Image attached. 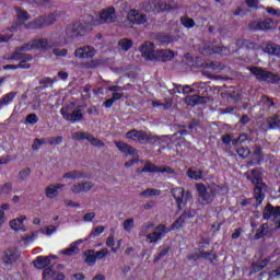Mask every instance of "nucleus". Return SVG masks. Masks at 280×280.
Returning <instances> with one entry per match:
<instances>
[{
    "label": "nucleus",
    "mask_w": 280,
    "mask_h": 280,
    "mask_svg": "<svg viewBox=\"0 0 280 280\" xmlns=\"http://www.w3.org/2000/svg\"><path fill=\"white\" fill-rule=\"evenodd\" d=\"M235 45L238 49H252L253 51H259V49H262L265 54L280 58V45L272 42H267L264 47H261V45L248 39H236Z\"/></svg>",
    "instance_id": "1"
},
{
    "label": "nucleus",
    "mask_w": 280,
    "mask_h": 280,
    "mask_svg": "<svg viewBox=\"0 0 280 280\" xmlns=\"http://www.w3.org/2000/svg\"><path fill=\"white\" fill-rule=\"evenodd\" d=\"M90 22H74L66 27V38L71 40H78L82 38L88 32H91L93 25H97L98 21L92 15H89Z\"/></svg>",
    "instance_id": "2"
},
{
    "label": "nucleus",
    "mask_w": 280,
    "mask_h": 280,
    "mask_svg": "<svg viewBox=\"0 0 280 280\" xmlns=\"http://www.w3.org/2000/svg\"><path fill=\"white\" fill-rule=\"evenodd\" d=\"M195 187L197 189L201 207L213 205V200H215L218 191L222 189V186L215 185L214 187L210 188V191H208L207 186L202 183L195 184Z\"/></svg>",
    "instance_id": "3"
},
{
    "label": "nucleus",
    "mask_w": 280,
    "mask_h": 280,
    "mask_svg": "<svg viewBox=\"0 0 280 280\" xmlns=\"http://www.w3.org/2000/svg\"><path fill=\"white\" fill-rule=\"evenodd\" d=\"M248 71H250L252 75L256 78L258 82H265V84H279L280 83V77L272 72L265 70L261 67H249Z\"/></svg>",
    "instance_id": "4"
},
{
    "label": "nucleus",
    "mask_w": 280,
    "mask_h": 280,
    "mask_svg": "<svg viewBox=\"0 0 280 280\" xmlns=\"http://www.w3.org/2000/svg\"><path fill=\"white\" fill-rule=\"evenodd\" d=\"M171 194L176 202L178 211H183V209L187 207V202H191V200H194L191 191H185V188L183 187L172 188Z\"/></svg>",
    "instance_id": "5"
},
{
    "label": "nucleus",
    "mask_w": 280,
    "mask_h": 280,
    "mask_svg": "<svg viewBox=\"0 0 280 280\" xmlns=\"http://www.w3.org/2000/svg\"><path fill=\"white\" fill-rule=\"evenodd\" d=\"M127 139L131 141H136L137 143H156V141H161V138L158 136H152L143 130L131 129L126 133Z\"/></svg>",
    "instance_id": "6"
},
{
    "label": "nucleus",
    "mask_w": 280,
    "mask_h": 280,
    "mask_svg": "<svg viewBox=\"0 0 280 280\" xmlns=\"http://www.w3.org/2000/svg\"><path fill=\"white\" fill-rule=\"evenodd\" d=\"M56 23V13L48 15H40L32 22L25 24V30H43V27H49Z\"/></svg>",
    "instance_id": "7"
},
{
    "label": "nucleus",
    "mask_w": 280,
    "mask_h": 280,
    "mask_svg": "<svg viewBox=\"0 0 280 280\" xmlns=\"http://www.w3.org/2000/svg\"><path fill=\"white\" fill-rule=\"evenodd\" d=\"M273 218V222L277 225L276 229H280V206H272L267 203L262 211V220H270Z\"/></svg>",
    "instance_id": "8"
},
{
    "label": "nucleus",
    "mask_w": 280,
    "mask_h": 280,
    "mask_svg": "<svg viewBox=\"0 0 280 280\" xmlns=\"http://www.w3.org/2000/svg\"><path fill=\"white\" fill-rule=\"evenodd\" d=\"M138 174H175L174 168L171 166L159 167L153 163H145L142 170H137Z\"/></svg>",
    "instance_id": "9"
},
{
    "label": "nucleus",
    "mask_w": 280,
    "mask_h": 280,
    "mask_svg": "<svg viewBox=\"0 0 280 280\" xmlns=\"http://www.w3.org/2000/svg\"><path fill=\"white\" fill-rule=\"evenodd\" d=\"M60 115L63 117L66 121L70 124H78V121L84 120V113H82V107L77 106L72 114L69 113L65 107L60 109Z\"/></svg>",
    "instance_id": "10"
},
{
    "label": "nucleus",
    "mask_w": 280,
    "mask_h": 280,
    "mask_svg": "<svg viewBox=\"0 0 280 280\" xmlns=\"http://www.w3.org/2000/svg\"><path fill=\"white\" fill-rule=\"evenodd\" d=\"M1 259L4 266H14L21 259V250L9 247L2 253Z\"/></svg>",
    "instance_id": "11"
},
{
    "label": "nucleus",
    "mask_w": 280,
    "mask_h": 280,
    "mask_svg": "<svg viewBox=\"0 0 280 280\" xmlns=\"http://www.w3.org/2000/svg\"><path fill=\"white\" fill-rule=\"evenodd\" d=\"M249 30H253L254 32H268V30H275V21L271 18H267L262 21L250 22Z\"/></svg>",
    "instance_id": "12"
},
{
    "label": "nucleus",
    "mask_w": 280,
    "mask_h": 280,
    "mask_svg": "<svg viewBox=\"0 0 280 280\" xmlns=\"http://www.w3.org/2000/svg\"><path fill=\"white\" fill-rule=\"evenodd\" d=\"M117 22V11L115 7H108L103 9L100 13V23L110 25V23Z\"/></svg>",
    "instance_id": "13"
},
{
    "label": "nucleus",
    "mask_w": 280,
    "mask_h": 280,
    "mask_svg": "<svg viewBox=\"0 0 280 280\" xmlns=\"http://www.w3.org/2000/svg\"><path fill=\"white\" fill-rule=\"evenodd\" d=\"M72 139H74L75 141H84V139H86V141H89L91 143V145H94L95 148H104V142L84 131H78L74 132L72 136Z\"/></svg>",
    "instance_id": "14"
},
{
    "label": "nucleus",
    "mask_w": 280,
    "mask_h": 280,
    "mask_svg": "<svg viewBox=\"0 0 280 280\" xmlns=\"http://www.w3.org/2000/svg\"><path fill=\"white\" fill-rule=\"evenodd\" d=\"M167 233V226L165 224H159L155 226V231L153 233L147 234V240H149V244H156L159 240H163L165 234Z\"/></svg>",
    "instance_id": "15"
},
{
    "label": "nucleus",
    "mask_w": 280,
    "mask_h": 280,
    "mask_svg": "<svg viewBox=\"0 0 280 280\" xmlns=\"http://www.w3.org/2000/svg\"><path fill=\"white\" fill-rule=\"evenodd\" d=\"M176 56L172 49H158L153 57V62H170Z\"/></svg>",
    "instance_id": "16"
},
{
    "label": "nucleus",
    "mask_w": 280,
    "mask_h": 280,
    "mask_svg": "<svg viewBox=\"0 0 280 280\" xmlns=\"http://www.w3.org/2000/svg\"><path fill=\"white\" fill-rule=\"evenodd\" d=\"M140 52L142 55V58H144V60H149L150 62H153L154 56L156 54V50H154V43L144 42L140 47Z\"/></svg>",
    "instance_id": "17"
},
{
    "label": "nucleus",
    "mask_w": 280,
    "mask_h": 280,
    "mask_svg": "<svg viewBox=\"0 0 280 280\" xmlns=\"http://www.w3.org/2000/svg\"><path fill=\"white\" fill-rule=\"evenodd\" d=\"M95 48L92 46H83L79 47L74 50L75 58H80L81 60H89L95 57Z\"/></svg>",
    "instance_id": "18"
},
{
    "label": "nucleus",
    "mask_w": 280,
    "mask_h": 280,
    "mask_svg": "<svg viewBox=\"0 0 280 280\" xmlns=\"http://www.w3.org/2000/svg\"><path fill=\"white\" fill-rule=\"evenodd\" d=\"M127 19L130 23H133V25H144V23H148V15L139 13L137 9L131 10Z\"/></svg>",
    "instance_id": "19"
},
{
    "label": "nucleus",
    "mask_w": 280,
    "mask_h": 280,
    "mask_svg": "<svg viewBox=\"0 0 280 280\" xmlns=\"http://www.w3.org/2000/svg\"><path fill=\"white\" fill-rule=\"evenodd\" d=\"M264 163V148L256 145L253 152V159L247 162V167L261 165Z\"/></svg>",
    "instance_id": "20"
},
{
    "label": "nucleus",
    "mask_w": 280,
    "mask_h": 280,
    "mask_svg": "<svg viewBox=\"0 0 280 280\" xmlns=\"http://www.w3.org/2000/svg\"><path fill=\"white\" fill-rule=\"evenodd\" d=\"M245 177L247 180L252 182V185H264V178L261 177V172L259 168H254L252 171L245 172Z\"/></svg>",
    "instance_id": "21"
},
{
    "label": "nucleus",
    "mask_w": 280,
    "mask_h": 280,
    "mask_svg": "<svg viewBox=\"0 0 280 280\" xmlns=\"http://www.w3.org/2000/svg\"><path fill=\"white\" fill-rule=\"evenodd\" d=\"M153 40L160 45V47H167V45H171V43H174L176 40V37L172 35H166L164 33H155L153 35Z\"/></svg>",
    "instance_id": "22"
},
{
    "label": "nucleus",
    "mask_w": 280,
    "mask_h": 280,
    "mask_svg": "<svg viewBox=\"0 0 280 280\" xmlns=\"http://www.w3.org/2000/svg\"><path fill=\"white\" fill-rule=\"evenodd\" d=\"M254 198L259 207L266 200V184H258L254 187Z\"/></svg>",
    "instance_id": "23"
},
{
    "label": "nucleus",
    "mask_w": 280,
    "mask_h": 280,
    "mask_svg": "<svg viewBox=\"0 0 280 280\" xmlns=\"http://www.w3.org/2000/svg\"><path fill=\"white\" fill-rule=\"evenodd\" d=\"M115 145L119 150V152H122V154H126V156L137 155V149L128 143H125L122 141H115Z\"/></svg>",
    "instance_id": "24"
},
{
    "label": "nucleus",
    "mask_w": 280,
    "mask_h": 280,
    "mask_svg": "<svg viewBox=\"0 0 280 280\" xmlns=\"http://www.w3.org/2000/svg\"><path fill=\"white\" fill-rule=\"evenodd\" d=\"M51 265V259L46 256H37L35 260H33V266L37 270H45L48 266Z\"/></svg>",
    "instance_id": "25"
},
{
    "label": "nucleus",
    "mask_w": 280,
    "mask_h": 280,
    "mask_svg": "<svg viewBox=\"0 0 280 280\" xmlns=\"http://www.w3.org/2000/svg\"><path fill=\"white\" fill-rule=\"evenodd\" d=\"M25 220H27V217L25 215L13 219L9 222V226H11L13 231H27L25 225H23V222H25Z\"/></svg>",
    "instance_id": "26"
},
{
    "label": "nucleus",
    "mask_w": 280,
    "mask_h": 280,
    "mask_svg": "<svg viewBox=\"0 0 280 280\" xmlns=\"http://www.w3.org/2000/svg\"><path fill=\"white\" fill-rule=\"evenodd\" d=\"M16 11V19H18V23H20V25H24L25 27V23H27V21H30V13L21 8H15Z\"/></svg>",
    "instance_id": "27"
},
{
    "label": "nucleus",
    "mask_w": 280,
    "mask_h": 280,
    "mask_svg": "<svg viewBox=\"0 0 280 280\" xmlns=\"http://www.w3.org/2000/svg\"><path fill=\"white\" fill-rule=\"evenodd\" d=\"M197 259H206L207 261H210V264H213L218 259V255H215L212 252H205V249H199V255L197 256Z\"/></svg>",
    "instance_id": "28"
},
{
    "label": "nucleus",
    "mask_w": 280,
    "mask_h": 280,
    "mask_svg": "<svg viewBox=\"0 0 280 280\" xmlns=\"http://www.w3.org/2000/svg\"><path fill=\"white\" fill-rule=\"evenodd\" d=\"M62 187H65L63 184H56L46 187V197L49 198L50 200L56 198L58 196V189H62Z\"/></svg>",
    "instance_id": "29"
},
{
    "label": "nucleus",
    "mask_w": 280,
    "mask_h": 280,
    "mask_svg": "<svg viewBox=\"0 0 280 280\" xmlns=\"http://www.w3.org/2000/svg\"><path fill=\"white\" fill-rule=\"evenodd\" d=\"M83 255L85 257L84 261L88 264V266H95L97 261V256H95V249H86L83 252Z\"/></svg>",
    "instance_id": "30"
},
{
    "label": "nucleus",
    "mask_w": 280,
    "mask_h": 280,
    "mask_svg": "<svg viewBox=\"0 0 280 280\" xmlns=\"http://www.w3.org/2000/svg\"><path fill=\"white\" fill-rule=\"evenodd\" d=\"M269 261L270 260L268 258H265L260 260V262H253L250 266L252 268L250 275H257V272H261V270L265 269L266 266H268Z\"/></svg>",
    "instance_id": "31"
},
{
    "label": "nucleus",
    "mask_w": 280,
    "mask_h": 280,
    "mask_svg": "<svg viewBox=\"0 0 280 280\" xmlns=\"http://www.w3.org/2000/svg\"><path fill=\"white\" fill-rule=\"evenodd\" d=\"M33 45L35 49H49V40L47 38L33 39Z\"/></svg>",
    "instance_id": "32"
},
{
    "label": "nucleus",
    "mask_w": 280,
    "mask_h": 280,
    "mask_svg": "<svg viewBox=\"0 0 280 280\" xmlns=\"http://www.w3.org/2000/svg\"><path fill=\"white\" fill-rule=\"evenodd\" d=\"M183 226H185V219L180 215L174 221L171 228H166V231L167 233H170L171 231H180Z\"/></svg>",
    "instance_id": "33"
},
{
    "label": "nucleus",
    "mask_w": 280,
    "mask_h": 280,
    "mask_svg": "<svg viewBox=\"0 0 280 280\" xmlns=\"http://www.w3.org/2000/svg\"><path fill=\"white\" fill-rule=\"evenodd\" d=\"M80 253V248L75 243L70 244L69 248H66L60 252V255H66L67 257H73V255H78Z\"/></svg>",
    "instance_id": "34"
},
{
    "label": "nucleus",
    "mask_w": 280,
    "mask_h": 280,
    "mask_svg": "<svg viewBox=\"0 0 280 280\" xmlns=\"http://www.w3.org/2000/svg\"><path fill=\"white\" fill-rule=\"evenodd\" d=\"M132 45H135V42L130 38H122L118 42V47H120L122 51H130Z\"/></svg>",
    "instance_id": "35"
},
{
    "label": "nucleus",
    "mask_w": 280,
    "mask_h": 280,
    "mask_svg": "<svg viewBox=\"0 0 280 280\" xmlns=\"http://www.w3.org/2000/svg\"><path fill=\"white\" fill-rule=\"evenodd\" d=\"M267 125L269 130H277V128H279L280 125L279 115L270 116L268 118Z\"/></svg>",
    "instance_id": "36"
},
{
    "label": "nucleus",
    "mask_w": 280,
    "mask_h": 280,
    "mask_svg": "<svg viewBox=\"0 0 280 280\" xmlns=\"http://www.w3.org/2000/svg\"><path fill=\"white\" fill-rule=\"evenodd\" d=\"M105 231L106 226L98 225L91 231L86 240H95V237H100V235H102V233H104Z\"/></svg>",
    "instance_id": "37"
},
{
    "label": "nucleus",
    "mask_w": 280,
    "mask_h": 280,
    "mask_svg": "<svg viewBox=\"0 0 280 280\" xmlns=\"http://www.w3.org/2000/svg\"><path fill=\"white\" fill-rule=\"evenodd\" d=\"M187 106H198V104H200V102H202V96L200 95H190L187 96L185 100Z\"/></svg>",
    "instance_id": "38"
},
{
    "label": "nucleus",
    "mask_w": 280,
    "mask_h": 280,
    "mask_svg": "<svg viewBox=\"0 0 280 280\" xmlns=\"http://www.w3.org/2000/svg\"><path fill=\"white\" fill-rule=\"evenodd\" d=\"M202 174H203L202 170L195 171V170L189 168L187 171V176H188V178H191V180H201Z\"/></svg>",
    "instance_id": "39"
},
{
    "label": "nucleus",
    "mask_w": 280,
    "mask_h": 280,
    "mask_svg": "<svg viewBox=\"0 0 280 280\" xmlns=\"http://www.w3.org/2000/svg\"><path fill=\"white\" fill-rule=\"evenodd\" d=\"M180 24L184 27H186V30H191V28L196 27V21H194V19L187 18V16L180 18Z\"/></svg>",
    "instance_id": "40"
},
{
    "label": "nucleus",
    "mask_w": 280,
    "mask_h": 280,
    "mask_svg": "<svg viewBox=\"0 0 280 280\" xmlns=\"http://www.w3.org/2000/svg\"><path fill=\"white\" fill-rule=\"evenodd\" d=\"M63 178H70L75 180V178H86V174L79 172V171H71L63 175Z\"/></svg>",
    "instance_id": "41"
},
{
    "label": "nucleus",
    "mask_w": 280,
    "mask_h": 280,
    "mask_svg": "<svg viewBox=\"0 0 280 280\" xmlns=\"http://www.w3.org/2000/svg\"><path fill=\"white\" fill-rule=\"evenodd\" d=\"M16 97V92H9L0 98V104L2 106H8V104L12 103V101Z\"/></svg>",
    "instance_id": "42"
},
{
    "label": "nucleus",
    "mask_w": 280,
    "mask_h": 280,
    "mask_svg": "<svg viewBox=\"0 0 280 280\" xmlns=\"http://www.w3.org/2000/svg\"><path fill=\"white\" fill-rule=\"evenodd\" d=\"M268 233V223H262L260 229L257 230L256 234L254 235V240H261V237H266Z\"/></svg>",
    "instance_id": "43"
},
{
    "label": "nucleus",
    "mask_w": 280,
    "mask_h": 280,
    "mask_svg": "<svg viewBox=\"0 0 280 280\" xmlns=\"http://www.w3.org/2000/svg\"><path fill=\"white\" fill-rule=\"evenodd\" d=\"M142 198H152V196H161V190L154 188H148L140 192Z\"/></svg>",
    "instance_id": "44"
},
{
    "label": "nucleus",
    "mask_w": 280,
    "mask_h": 280,
    "mask_svg": "<svg viewBox=\"0 0 280 280\" xmlns=\"http://www.w3.org/2000/svg\"><path fill=\"white\" fill-rule=\"evenodd\" d=\"M173 86L174 89H176V93H183L184 95H187L189 93H194V89H191V86L189 85H184V86H180L176 83H173Z\"/></svg>",
    "instance_id": "45"
},
{
    "label": "nucleus",
    "mask_w": 280,
    "mask_h": 280,
    "mask_svg": "<svg viewBox=\"0 0 280 280\" xmlns=\"http://www.w3.org/2000/svg\"><path fill=\"white\" fill-rule=\"evenodd\" d=\"M206 69H210L211 71H222L224 67L219 61H208L206 62Z\"/></svg>",
    "instance_id": "46"
},
{
    "label": "nucleus",
    "mask_w": 280,
    "mask_h": 280,
    "mask_svg": "<svg viewBox=\"0 0 280 280\" xmlns=\"http://www.w3.org/2000/svg\"><path fill=\"white\" fill-rule=\"evenodd\" d=\"M236 153L241 159H248L250 156V149L248 147H240L236 149Z\"/></svg>",
    "instance_id": "47"
},
{
    "label": "nucleus",
    "mask_w": 280,
    "mask_h": 280,
    "mask_svg": "<svg viewBox=\"0 0 280 280\" xmlns=\"http://www.w3.org/2000/svg\"><path fill=\"white\" fill-rule=\"evenodd\" d=\"M208 54H220L221 56H229V54H231V50L229 49V47L219 46L215 47V49L209 51Z\"/></svg>",
    "instance_id": "48"
},
{
    "label": "nucleus",
    "mask_w": 280,
    "mask_h": 280,
    "mask_svg": "<svg viewBox=\"0 0 280 280\" xmlns=\"http://www.w3.org/2000/svg\"><path fill=\"white\" fill-rule=\"evenodd\" d=\"M12 183L8 182L5 184L0 185V196L3 194L4 196H8L9 194H12Z\"/></svg>",
    "instance_id": "49"
},
{
    "label": "nucleus",
    "mask_w": 280,
    "mask_h": 280,
    "mask_svg": "<svg viewBox=\"0 0 280 280\" xmlns=\"http://www.w3.org/2000/svg\"><path fill=\"white\" fill-rule=\"evenodd\" d=\"M51 277H56V271L54 270V267L44 268L43 279L49 280V279H51Z\"/></svg>",
    "instance_id": "50"
},
{
    "label": "nucleus",
    "mask_w": 280,
    "mask_h": 280,
    "mask_svg": "<svg viewBox=\"0 0 280 280\" xmlns=\"http://www.w3.org/2000/svg\"><path fill=\"white\" fill-rule=\"evenodd\" d=\"M25 124H28L30 126H36V124H38V115L34 113L28 114L25 118Z\"/></svg>",
    "instance_id": "51"
},
{
    "label": "nucleus",
    "mask_w": 280,
    "mask_h": 280,
    "mask_svg": "<svg viewBox=\"0 0 280 280\" xmlns=\"http://www.w3.org/2000/svg\"><path fill=\"white\" fill-rule=\"evenodd\" d=\"M54 82H58V78L55 77L54 79H51L49 77H46L39 81V84H42L43 86H45L47 89V88L51 86L54 84Z\"/></svg>",
    "instance_id": "52"
},
{
    "label": "nucleus",
    "mask_w": 280,
    "mask_h": 280,
    "mask_svg": "<svg viewBox=\"0 0 280 280\" xmlns=\"http://www.w3.org/2000/svg\"><path fill=\"white\" fill-rule=\"evenodd\" d=\"M32 174V170L30 167H26L19 173L20 180H26Z\"/></svg>",
    "instance_id": "53"
},
{
    "label": "nucleus",
    "mask_w": 280,
    "mask_h": 280,
    "mask_svg": "<svg viewBox=\"0 0 280 280\" xmlns=\"http://www.w3.org/2000/svg\"><path fill=\"white\" fill-rule=\"evenodd\" d=\"M106 246H108V248H112V253H117V248H115V236L113 234H110L107 240H106Z\"/></svg>",
    "instance_id": "54"
},
{
    "label": "nucleus",
    "mask_w": 280,
    "mask_h": 280,
    "mask_svg": "<svg viewBox=\"0 0 280 280\" xmlns=\"http://www.w3.org/2000/svg\"><path fill=\"white\" fill-rule=\"evenodd\" d=\"M34 48V40L26 43L18 48V51H32Z\"/></svg>",
    "instance_id": "55"
},
{
    "label": "nucleus",
    "mask_w": 280,
    "mask_h": 280,
    "mask_svg": "<svg viewBox=\"0 0 280 280\" xmlns=\"http://www.w3.org/2000/svg\"><path fill=\"white\" fill-rule=\"evenodd\" d=\"M125 231H132V226H135V219L130 218V219H127L124 221V224H122Z\"/></svg>",
    "instance_id": "56"
},
{
    "label": "nucleus",
    "mask_w": 280,
    "mask_h": 280,
    "mask_svg": "<svg viewBox=\"0 0 280 280\" xmlns=\"http://www.w3.org/2000/svg\"><path fill=\"white\" fill-rule=\"evenodd\" d=\"M46 141L45 138L38 139L36 138L32 144L33 150H38L40 145H45Z\"/></svg>",
    "instance_id": "57"
},
{
    "label": "nucleus",
    "mask_w": 280,
    "mask_h": 280,
    "mask_svg": "<svg viewBox=\"0 0 280 280\" xmlns=\"http://www.w3.org/2000/svg\"><path fill=\"white\" fill-rule=\"evenodd\" d=\"M49 141V145H60V143H62V137L61 136H58V137H50L48 138Z\"/></svg>",
    "instance_id": "58"
},
{
    "label": "nucleus",
    "mask_w": 280,
    "mask_h": 280,
    "mask_svg": "<svg viewBox=\"0 0 280 280\" xmlns=\"http://www.w3.org/2000/svg\"><path fill=\"white\" fill-rule=\"evenodd\" d=\"M94 185L95 184H93V182L81 183L83 194H86V191H91L93 189Z\"/></svg>",
    "instance_id": "59"
},
{
    "label": "nucleus",
    "mask_w": 280,
    "mask_h": 280,
    "mask_svg": "<svg viewBox=\"0 0 280 280\" xmlns=\"http://www.w3.org/2000/svg\"><path fill=\"white\" fill-rule=\"evenodd\" d=\"M266 12L268 14H270L271 16H277L278 19H280V9H275L272 7H267Z\"/></svg>",
    "instance_id": "60"
},
{
    "label": "nucleus",
    "mask_w": 280,
    "mask_h": 280,
    "mask_svg": "<svg viewBox=\"0 0 280 280\" xmlns=\"http://www.w3.org/2000/svg\"><path fill=\"white\" fill-rule=\"evenodd\" d=\"M180 217L184 220L190 219V218H196V210H185Z\"/></svg>",
    "instance_id": "61"
},
{
    "label": "nucleus",
    "mask_w": 280,
    "mask_h": 280,
    "mask_svg": "<svg viewBox=\"0 0 280 280\" xmlns=\"http://www.w3.org/2000/svg\"><path fill=\"white\" fill-rule=\"evenodd\" d=\"M159 8L161 12H170V10H174L176 7H172V4L167 2H162L159 4Z\"/></svg>",
    "instance_id": "62"
},
{
    "label": "nucleus",
    "mask_w": 280,
    "mask_h": 280,
    "mask_svg": "<svg viewBox=\"0 0 280 280\" xmlns=\"http://www.w3.org/2000/svg\"><path fill=\"white\" fill-rule=\"evenodd\" d=\"M108 255V248H102L98 252H95L96 259H104Z\"/></svg>",
    "instance_id": "63"
},
{
    "label": "nucleus",
    "mask_w": 280,
    "mask_h": 280,
    "mask_svg": "<svg viewBox=\"0 0 280 280\" xmlns=\"http://www.w3.org/2000/svg\"><path fill=\"white\" fill-rule=\"evenodd\" d=\"M52 54H54V56H61V57H65V56H67V54H69V50H67L66 48H62V49H60V48H55V49L52 50Z\"/></svg>",
    "instance_id": "64"
}]
</instances>
